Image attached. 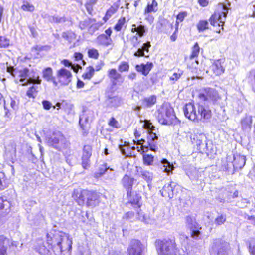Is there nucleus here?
Wrapping results in <instances>:
<instances>
[{
	"instance_id": "a878e982",
	"label": "nucleus",
	"mask_w": 255,
	"mask_h": 255,
	"mask_svg": "<svg viewBox=\"0 0 255 255\" xmlns=\"http://www.w3.org/2000/svg\"><path fill=\"white\" fill-rule=\"evenodd\" d=\"M171 184L172 182L170 184L165 185L162 190L160 191L163 197L169 198L173 197V187Z\"/></svg>"
},
{
	"instance_id": "412c9836",
	"label": "nucleus",
	"mask_w": 255,
	"mask_h": 255,
	"mask_svg": "<svg viewBox=\"0 0 255 255\" xmlns=\"http://www.w3.org/2000/svg\"><path fill=\"white\" fill-rule=\"evenodd\" d=\"M211 68L213 72L217 75L222 74L225 71L223 62H222L221 60L215 61Z\"/></svg>"
},
{
	"instance_id": "a19ab883",
	"label": "nucleus",
	"mask_w": 255,
	"mask_h": 255,
	"mask_svg": "<svg viewBox=\"0 0 255 255\" xmlns=\"http://www.w3.org/2000/svg\"><path fill=\"white\" fill-rule=\"evenodd\" d=\"M61 63H62L66 67L71 66L73 70L76 73L78 72L79 68H80L78 64H73L72 62L66 59L62 60L61 61Z\"/></svg>"
},
{
	"instance_id": "5701e85b",
	"label": "nucleus",
	"mask_w": 255,
	"mask_h": 255,
	"mask_svg": "<svg viewBox=\"0 0 255 255\" xmlns=\"http://www.w3.org/2000/svg\"><path fill=\"white\" fill-rule=\"evenodd\" d=\"M187 222L188 227L190 230L191 237L194 239H198L200 235V232L199 230L197 224L195 222L189 223L188 219L187 220Z\"/></svg>"
},
{
	"instance_id": "6e6552de",
	"label": "nucleus",
	"mask_w": 255,
	"mask_h": 255,
	"mask_svg": "<svg viewBox=\"0 0 255 255\" xmlns=\"http://www.w3.org/2000/svg\"><path fill=\"white\" fill-rule=\"evenodd\" d=\"M7 71L10 73L14 77L19 78V81L21 82L22 85H25L28 83V72L29 70L27 68L21 69H13V67H7Z\"/></svg>"
},
{
	"instance_id": "338daca9",
	"label": "nucleus",
	"mask_w": 255,
	"mask_h": 255,
	"mask_svg": "<svg viewBox=\"0 0 255 255\" xmlns=\"http://www.w3.org/2000/svg\"><path fill=\"white\" fill-rule=\"evenodd\" d=\"M109 124L112 127L118 128V127L117 126V121L114 118H112L110 119Z\"/></svg>"
},
{
	"instance_id": "7ed1b4c3",
	"label": "nucleus",
	"mask_w": 255,
	"mask_h": 255,
	"mask_svg": "<svg viewBox=\"0 0 255 255\" xmlns=\"http://www.w3.org/2000/svg\"><path fill=\"white\" fill-rule=\"evenodd\" d=\"M159 255H176L177 249L174 239H164L158 242Z\"/></svg>"
},
{
	"instance_id": "bf43d9fd",
	"label": "nucleus",
	"mask_w": 255,
	"mask_h": 255,
	"mask_svg": "<svg viewBox=\"0 0 255 255\" xmlns=\"http://www.w3.org/2000/svg\"><path fill=\"white\" fill-rule=\"evenodd\" d=\"M95 2V0H92V2H90V3H86L85 5L86 8L89 14H92L93 11L92 3Z\"/></svg>"
},
{
	"instance_id": "20e7f679",
	"label": "nucleus",
	"mask_w": 255,
	"mask_h": 255,
	"mask_svg": "<svg viewBox=\"0 0 255 255\" xmlns=\"http://www.w3.org/2000/svg\"><path fill=\"white\" fill-rule=\"evenodd\" d=\"M228 8L223 3H220L218 5L215 13L210 18L211 25L213 26H221V29H223V23L226 20L227 14L228 13Z\"/></svg>"
},
{
	"instance_id": "9b49d317",
	"label": "nucleus",
	"mask_w": 255,
	"mask_h": 255,
	"mask_svg": "<svg viewBox=\"0 0 255 255\" xmlns=\"http://www.w3.org/2000/svg\"><path fill=\"white\" fill-rule=\"evenodd\" d=\"M48 142L55 148L59 149L61 148L67 144L65 138L59 132L54 133L53 136L49 139Z\"/></svg>"
},
{
	"instance_id": "5fc2aeb1",
	"label": "nucleus",
	"mask_w": 255,
	"mask_h": 255,
	"mask_svg": "<svg viewBox=\"0 0 255 255\" xmlns=\"http://www.w3.org/2000/svg\"><path fill=\"white\" fill-rule=\"evenodd\" d=\"M9 45V40L4 36H0V48H5Z\"/></svg>"
},
{
	"instance_id": "de8ad7c7",
	"label": "nucleus",
	"mask_w": 255,
	"mask_h": 255,
	"mask_svg": "<svg viewBox=\"0 0 255 255\" xmlns=\"http://www.w3.org/2000/svg\"><path fill=\"white\" fill-rule=\"evenodd\" d=\"M88 56L94 59H98L99 57V53L97 49L91 48L88 51Z\"/></svg>"
},
{
	"instance_id": "dca6fc26",
	"label": "nucleus",
	"mask_w": 255,
	"mask_h": 255,
	"mask_svg": "<svg viewBox=\"0 0 255 255\" xmlns=\"http://www.w3.org/2000/svg\"><path fill=\"white\" fill-rule=\"evenodd\" d=\"M92 148L89 145H85L83 148V154L82 156V167L87 169L90 167L89 158L91 155Z\"/></svg>"
},
{
	"instance_id": "f257e3e1",
	"label": "nucleus",
	"mask_w": 255,
	"mask_h": 255,
	"mask_svg": "<svg viewBox=\"0 0 255 255\" xmlns=\"http://www.w3.org/2000/svg\"><path fill=\"white\" fill-rule=\"evenodd\" d=\"M156 115L158 122L163 125H170L177 123L173 108L167 103L163 104L159 108Z\"/></svg>"
},
{
	"instance_id": "c9c22d12",
	"label": "nucleus",
	"mask_w": 255,
	"mask_h": 255,
	"mask_svg": "<svg viewBox=\"0 0 255 255\" xmlns=\"http://www.w3.org/2000/svg\"><path fill=\"white\" fill-rule=\"evenodd\" d=\"M158 4L155 0H152L151 3H148V5L145 9L146 13H150L152 12H156L158 10Z\"/></svg>"
},
{
	"instance_id": "4c0bfd02",
	"label": "nucleus",
	"mask_w": 255,
	"mask_h": 255,
	"mask_svg": "<svg viewBox=\"0 0 255 255\" xmlns=\"http://www.w3.org/2000/svg\"><path fill=\"white\" fill-rule=\"evenodd\" d=\"M21 8L24 11L33 12L35 10V6L25 0L23 1Z\"/></svg>"
},
{
	"instance_id": "f3484780",
	"label": "nucleus",
	"mask_w": 255,
	"mask_h": 255,
	"mask_svg": "<svg viewBox=\"0 0 255 255\" xmlns=\"http://www.w3.org/2000/svg\"><path fill=\"white\" fill-rule=\"evenodd\" d=\"M108 75L113 85L121 84L124 81L122 75L117 72L115 69H111L108 71Z\"/></svg>"
},
{
	"instance_id": "423d86ee",
	"label": "nucleus",
	"mask_w": 255,
	"mask_h": 255,
	"mask_svg": "<svg viewBox=\"0 0 255 255\" xmlns=\"http://www.w3.org/2000/svg\"><path fill=\"white\" fill-rule=\"evenodd\" d=\"M99 195L97 192L88 190L81 192V199L84 202L87 206L95 207L99 204Z\"/></svg>"
},
{
	"instance_id": "a211bd4d",
	"label": "nucleus",
	"mask_w": 255,
	"mask_h": 255,
	"mask_svg": "<svg viewBox=\"0 0 255 255\" xmlns=\"http://www.w3.org/2000/svg\"><path fill=\"white\" fill-rule=\"evenodd\" d=\"M234 163L232 173H234V170L241 169L245 165L246 163V157L244 155H241L240 154H236L233 156Z\"/></svg>"
},
{
	"instance_id": "6e6d98bb",
	"label": "nucleus",
	"mask_w": 255,
	"mask_h": 255,
	"mask_svg": "<svg viewBox=\"0 0 255 255\" xmlns=\"http://www.w3.org/2000/svg\"><path fill=\"white\" fill-rule=\"evenodd\" d=\"M187 15L186 12H180L177 16V21H176V26L178 27V25L179 22H182L185 17H186Z\"/></svg>"
},
{
	"instance_id": "8fccbe9b",
	"label": "nucleus",
	"mask_w": 255,
	"mask_h": 255,
	"mask_svg": "<svg viewBox=\"0 0 255 255\" xmlns=\"http://www.w3.org/2000/svg\"><path fill=\"white\" fill-rule=\"evenodd\" d=\"M125 18L123 17L120 18L117 24L115 25L114 29L117 31H120L125 23Z\"/></svg>"
},
{
	"instance_id": "f8f14e48",
	"label": "nucleus",
	"mask_w": 255,
	"mask_h": 255,
	"mask_svg": "<svg viewBox=\"0 0 255 255\" xmlns=\"http://www.w3.org/2000/svg\"><path fill=\"white\" fill-rule=\"evenodd\" d=\"M142 246L140 241L131 240L128 249V255H142Z\"/></svg>"
},
{
	"instance_id": "4468645a",
	"label": "nucleus",
	"mask_w": 255,
	"mask_h": 255,
	"mask_svg": "<svg viewBox=\"0 0 255 255\" xmlns=\"http://www.w3.org/2000/svg\"><path fill=\"white\" fill-rule=\"evenodd\" d=\"M57 78L62 85H67L71 80V72L65 68H61L57 71Z\"/></svg>"
},
{
	"instance_id": "aec40b11",
	"label": "nucleus",
	"mask_w": 255,
	"mask_h": 255,
	"mask_svg": "<svg viewBox=\"0 0 255 255\" xmlns=\"http://www.w3.org/2000/svg\"><path fill=\"white\" fill-rule=\"evenodd\" d=\"M156 96L155 95H151L149 97H146L140 100L142 108H147L153 106L156 102Z\"/></svg>"
},
{
	"instance_id": "c03bdc74",
	"label": "nucleus",
	"mask_w": 255,
	"mask_h": 255,
	"mask_svg": "<svg viewBox=\"0 0 255 255\" xmlns=\"http://www.w3.org/2000/svg\"><path fill=\"white\" fill-rule=\"evenodd\" d=\"M62 37L69 43L74 42L75 39V35L72 32H64L63 33Z\"/></svg>"
},
{
	"instance_id": "79ce46f5",
	"label": "nucleus",
	"mask_w": 255,
	"mask_h": 255,
	"mask_svg": "<svg viewBox=\"0 0 255 255\" xmlns=\"http://www.w3.org/2000/svg\"><path fill=\"white\" fill-rule=\"evenodd\" d=\"M226 221V215L223 214H219L215 218L214 223L216 225L219 226L223 224Z\"/></svg>"
},
{
	"instance_id": "0e129e2a",
	"label": "nucleus",
	"mask_w": 255,
	"mask_h": 255,
	"mask_svg": "<svg viewBox=\"0 0 255 255\" xmlns=\"http://www.w3.org/2000/svg\"><path fill=\"white\" fill-rule=\"evenodd\" d=\"M85 121L86 122V124L85 125H84L83 124H81V128L84 130H88L90 128L89 124L88 123V118H85Z\"/></svg>"
},
{
	"instance_id": "72a5a7b5",
	"label": "nucleus",
	"mask_w": 255,
	"mask_h": 255,
	"mask_svg": "<svg viewBox=\"0 0 255 255\" xmlns=\"http://www.w3.org/2000/svg\"><path fill=\"white\" fill-rule=\"evenodd\" d=\"M10 207V204L9 201L3 198L0 197V210H5L3 211V213H6L9 212Z\"/></svg>"
},
{
	"instance_id": "f704fd0d",
	"label": "nucleus",
	"mask_w": 255,
	"mask_h": 255,
	"mask_svg": "<svg viewBox=\"0 0 255 255\" xmlns=\"http://www.w3.org/2000/svg\"><path fill=\"white\" fill-rule=\"evenodd\" d=\"M232 158L230 156H227L226 158V162L227 163H223L222 165V168L223 170L226 171H230L232 170V167H233V163L232 161Z\"/></svg>"
},
{
	"instance_id": "ea45409f",
	"label": "nucleus",
	"mask_w": 255,
	"mask_h": 255,
	"mask_svg": "<svg viewBox=\"0 0 255 255\" xmlns=\"http://www.w3.org/2000/svg\"><path fill=\"white\" fill-rule=\"evenodd\" d=\"M94 72L95 70L94 68L91 66H89V67L87 68L85 72L82 75V77L84 79L89 80L93 76Z\"/></svg>"
},
{
	"instance_id": "e433bc0d",
	"label": "nucleus",
	"mask_w": 255,
	"mask_h": 255,
	"mask_svg": "<svg viewBox=\"0 0 255 255\" xmlns=\"http://www.w3.org/2000/svg\"><path fill=\"white\" fill-rule=\"evenodd\" d=\"M121 99L120 97L115 96L108 100V104L111 107H117L121 104Z\"/></svg>"
},
{
	"instance_id": "bb28decb",
	"label": "nucleus",
	"mask_w": 255,
	"mask_h": 255,
	"mask_svg": "<svg viewBox=\"0 0 255 255\" xmlns=\"http://www.w3.org/2000/svg\"><path fill=\"white\" fill-rule=\"evenodd\" d=\"M43 77L47 81H52L54 86L58 85V82L54 80L53 76V70L51 68L48 67L43 70Z\"/></svg>"
},
{
	"instance_id": "4be33fe9",
	"label": "nucleus",
	"mask_w": 255,
	"mask_h": 255,
	"mask_svg": "<svg viewBox=\"0 0 255 255\" xmlns=\"http://www.w3.org/2000/svg\"><path fill=\"white\" fill-rule=\"evenodd\" d=\"M252 117L250 115H246L241 121L242 129L244 131L250 130L252 127Z\"/></svg>"
},
{
	"instance_id": "3c124183",
	"label": "nucleus",
	"mask_w": 255,
	"mask_h": 255,
	"mask_svg": "<svg viewBox=\"0 0 255 255\" xmlns=\"http://www.w3.org/2000/svg\"><path fill=\"white\" fill-rule=\"evenodd\" d=\"M138 216L139 219L140 220H141V221H142L145 223H147V224H148L150 223V220H151L150 218L148 216L145 215L143 213L138 212Z\"/></svg>"
},
{
	"instance_id": "69168bd1",
	"label": "nucleus",
	"mask_w": 255,
	"mask_h": 255,
	"mask_svg": "<svg viewBox=\"0 0 255 255\" xmlns=\"http://www.w3.org/2000/svg\"><path fill=\"white\" fill-rule=\"evenodd\" d=\"M101 25L102 23L99 22L92 24L90 27V29H92L93 30H97L101 26Z\"/></svg>"
},
{
	"instance_id": "09e8293b",
	"label": "nucleus",
	"mask_w": 255,
	"mask_h": 255,
	"mask_svg": "<svg viewBox=\"0 0 255 255\" xmlns=\"http://www.w3.org/2000/svg\"><path fill=\"white\" fill-rule=\"evenodd\" d=\"M199 51L200 48L199 45L197 43H196L192 48V53L190 55V58L192 59L197 57L199 54Z\"/></svg>"
},
{
	"instance_id": "cd10ccee",
	"label": "nucleus",
	"mask_w": 255,
	"mask_h": 255,
	"mask_svg": "<svg viewBox=\"0 0 255 255\" xmlns=\"http://www.w3.org/2000/svg\"><path fill=\"white\" fill-rule=\"evenodd\" d=\"M138 170L139 176L144 179L148 183H151L153 179V174L148 171L143 170L142 168L139 167Z\"/></svg>"
},
{
	"instance_id": "f03ea898",
	"label": "nucleus",
	"mask_w": 255,
	"mask_h": 255,
	"mask_svg": "<svg viewBox=\"0 0 255 255\" xmlns=\"http://www.w3.org/2000/svg\"><path fill=\"white\" fill-rule=\"evenodd\" d=\"M144 127L147 129L148 135L147 136V142L148 146H141V147H137V149L138 151H142V152H147L149 149L152 151H155L157 148L156 146V141L158 139V136L153 131L155 130V127L152 125L150 123H145Z\"/></svg>"
},
{
	"instance_id": "393cba45",
	"label": "nucleus",
	"mask_w": 255,
	"mask_h": 255,
	"mask_svg": "<svg viewBox=\"0 0 255 255\" xmlns=\"http://www.w3.org/2000/svg\"><path fill=\"white\" fill-rule=\"evenodd\" d=\"M10 240L3 236H0V255H7V246L9 245Z\"/></svg>"
},
{
	"instance_id": "9d476101",
	"label": "nucleus",
	"mask_w": 255,
	"mask_h": 255,
	"mask_svg": "<svg viewBox=\"0 0 255 255\" xmlns=\"http://www.w3.org/2000/svg\"><path fill=\"white\" fill-rule=\"evenodd\" d=\"M201 97L203 98L204 101L213 104H218L220 99L218 92L212 88L205 89L204 93L201 94Z\"/></svg>"
},
{
	"instance_id": "2f4dec72",
	"label": "nucleus",
	"mask_w": 255,
	"mask_h": 255,
	"mask_svg": "<svg viewBox=\"0 0 255 255\" xmlns=\"http://www.w3.org/2000/svg\"><path fill=\"white\" fill-rule=\"evenodd\" d=\"M36 71L32 70L28 76V83H32L36 84H40L41 80L39 78V76L36 73Z\"/></svg>"
},
{
	"instance_id": "0eeeda50",
	"label": "nucleus",
	"mask_w": 255,
	"mask_h": 255,
	"mask_svg": "<svg viewBox=\"0 0 255 255\" xmlns=\"http://www.w3.org/2000/svg\"><path fill=\"white\" fill-rule=\"evenodd\" d=\"M196 114L199 113V117H197L196 119L194 120V122L198 123L199 121H202L206 122L210 119L212 116L211 110L207 107L201 104H196Z\"/></svg>"
},
{
	"instance_id": "680f3d73",
	"label": "nucleus",
	"mask_w": 255,
	"mask_h": 255,
	"mask_svg": "<svg viewBox=\"0 0 255 255\" xmlns=\"http://www.w3.org/2000/svg\"><path fill=\"white\" fill-rule=\"evenodd\" d=\"M134 217V213L132 211H129L126 213L124 216L123 218L127 220L131 219Z\"/></svg>"
},
{
	"instance_id": "39448f33",
	"label": "nucleus",
	"mask_w": 255,
	"mask_h": 255,
	"mask_svg": "<svg viewBox=\"0 0 255 255\" xmlns=\"http://www.w3.org/2000/svg\"><path fill=\"white\" fill-rule=\"evenodd\" d=\"M54 239L56 242V247L55 251L62 252L64 251H69L71 249L72 241L66 234L57 232L54 234Z\"/></svg>"
},
{
	"instance_id": "052dcab7",
	"label": "nucleus",
	"mask_w": 255,
	"mask_h": 255,
	"mask_svg": "<svg viewBox=\"0 0 255 255\" xmlns=\"http://www.w3.org/2000/svg\"><path fill=\"white\" fill-rule=\"evenodd\" d=\"M134 55L137 57L145 56L144 49L142 48H138L137 51L134 53Z\"/></svg>"
},
{
	"instance_id": "58836bf2",
	"label": "nucleus",
	"mask_w": 255,
	"mask_h": 255,
	"mask_svg": "<svg viewBox=\"0 0 255 255\" xmlns=\"http://www.w3.org/2000/svg\"><path fill=\"white\" fill-rule=\"evenodd\" d=\"M52 249V248H49V246L46 247L44 245L40 244L38 245V246L36 248L37 251L41 255H47L48 254L49 252V249Z\"/></svg>"
},
{
	"instance_id": "774afa93",
	"label": "nucleus",
	"mask_w": 255,
	"mask_h": 255,
	"mask_svg": "<svg viewBox=\"0 0 255 255\" xmlns=\"http://www.w3.org/2000/svg\"><path fill=\"white\" fill-rule=\"evenodd\" d=\"M249 251L251 255H255V246L250 245L249 246Z\"/></svg>"
},
{
	"instance_id": "49530a36",
	"label": "nucleus",
	"mask_w": 255,
	"mask_h": 255,
	"mask_svg": "<svg viewBox=\"0 0 255 255\" xmlns=\"http://www.w3.org/2000/svg\"><path fill=\"white\" fill-rule=\"evenodd\" d=\"M143 159L144 163L147 165H151L153 161V156L151 155L144 154Z\"/></svg>"
},
{
	"instance_id": "1a4fd4ad",
	"label": "nucleus",
	"mask_w": 255,
	"mask_h": 255,
	"mask_svg": "<svg viewBox=\"0 0 255 255\" xmlns=\"http://www.w3.org/2000/svg\"><path fill=\"white\" fill-rule=\"evenodd\" d=\"M212 249L218 255H227L229 249V244L221 239L214 240Z\"/></svg>"
},
{
	"instance_id": "c85d7f7f",
	"label": "nucleus",
	"mask_w": 255,
	"mask_h": 255,
	"mask_svg": "<svg viewBox=\"0 0 255 255\" xmlns=\"http://www.w3.org/2000/svg\"><path fill=\"white\" fill-rule=\"evenodd\" d=\"M97 42L105 46H108L112 44L113 41L111 37L105 36V34H102L98 36L97 38Z\"/></svg>"
},
{
	"instance_id": "473e14b6",
	"label": "nucleus",
	"mask_w": 255,
	"mask_h": 255,
	"mask_svg": "<svg viewBox=\"0 0 255 255\" xmlns=\"http://www.w3.org/2000/svg\"><path fill=\"white\" fill-rule=\"evenodd\" d=\"M47 238V244H48L49 248H53L54 251L55 250L56 247V242L54 239V235L53 237L52 234L51 233H47L46 235Z\"/></svg>"
},
{
	"instance_id": "864d4df0",
	"label": "nucleus",
	"mask_w": 255,
	"mask_h": 255,
	"mask_svg": "<svg viewBox=\"0 0 255 255\" xmlns=\"http://www.w3.org/2000/svg\"><path fill=\"white\" fill-rule=\"evenodd\" d=\"M208 23L206 20L200 21L197 25V28L199 31H203L208 28Z\"/></svg>"
},
{
	"instance_id": "a18cd8bd",
	"label": "nucleus",
	"mask_w": 255,
	"mask_h": 255,
	"mask_svg": "<svg viewBox=\"0 0 255 255\" xmlns=\"http://www.w3.org/2000/svg\"><path fill=\"white\" fill-rule=\"evenodd\" d=\"M117 10V8L111 6L107 11L106 13L104 20L106 21L109 19L112 15H113Z\"/></svg>"
},
{
	"instance_id": "4d7b16f0",
	"label": "nucleus",
	"mask_w": 255,
	"mask_h": 255,
	"mask_svg": "<svg viewBox=\"0 0 255 255\" xmlns=\"http://www.w3.org/2000/svg\"><path fill=\"white\" fill-rule=\"evenodd\" d=\"M4 176V173L0 172V190L3 189L6 186Z\"/></svg>"
},
{
	"instance_id": "c756f323",
	"label": "nucleus",
	"mask_w": 255,
	"mask_h": 255,
	"mask_svg": "<svg viewBox=\"0 0 255 255\" xmlns=\"http://www.w3.org/2000/svg\"><path fill=\"white\" fill-rule=\"evenodd\" d=\"M113 171V169L108 166L107 163H104L100 165L97 172L95 173V177L99 178L104 174L106 172Z\"/></svg>"
},
{
	"instance_id": "13d9d810",
	"label": "nucleus",
	"mask_w": 255,
	"mask_h": 255,
	"mask_svg": "<svg viewBox=\"0 0 255 255\" xmlns=\"http://www.w3.org/2000/svg\"><path fill=\"white\" fill-rule=\"evenodd\" d=\"M183 72L182 71H180L178 73H174L170 77V79L172 81H177L180 78Z\"/></svg>"
},
{
	"instance_id": "e2e57ef3",
	"label": "nucleus",
	"mask_w": 255,
	"mask_h": 255,
	"mask_svg": "<svg viewBox=\"0 0 255 255\" xmlns=\"http://www.w3.org/2000/svg\"><path fill=\"white\" fill-rule=\"evenodd\" d=\"M42 105L44 108L46 110H49L52 106L51 103L50 102L46 100H44L42 102Z\"/></svg>"
},
{
	"instance_id": "2eb2a0df",
	"label": "nucleus",
	"mask_w": 255,
	"mask_h": 255,
	"mask_svg": "<svg viewBox=\"0 0 255 255\" xmlns=\"http://www.w3.org/2000/svg\"><path fill=\"white\" fill-rule=\"evenodd\" d=\"M134 181V179L125 175L122 179L121 182L123 186L126 189L127 192V196L130 197L131 196V190Z\"/></svg>"
},
{
	"instance_id": "b1692460",
	"label": "nucleus",
	"mask_w": 255,
	"mask_h": 255,
	"mask_svg": "<svg viewBox=\"0 0 255 255\" xmlns=\"http://www.w3.org/2000/svg\"><path fill=\"white\" fill-rule=\"evenodd\" d=\"M153 64L151 62H147L146 64H142L137 65L135 67L136 71L141 72L143 75L146 76L151 70Z\"/></svg>"
},
{
	"instance_id": "ddd939ff",
	"label": "nucleus",
	"mask_w": 255,
	"mask_h": 255,
	"mask_svg": "<svg viewBox=\"0 0 255 255\" xmlns=\"http://www.w3.org/2000/svg\"><path fill=\"white\" fill-rule=\"evenodd\" d=\"M196 104H194L192 103L186 104L183 108V111L185 116L189 120L194 122L195 119H196L197 117H199V113L196 114Z\"/></svg>"
},
{
	"instance_id": "37998d69",
	"label": "nucleus",
	"mask_w": 255,
	"mask_h": 255,
	"mask_svg": "<svg viewBox=\"0 0 255 255\" xmlns=\"http://www.w3.org/2000/svg\"><path fill=\"white\" fill-rule=\"evenodd\" d=\"M129 41L134 47L137 48L140 45V40L139 39L137 34L130 36Z\"/></svg>"
},
{
	"instance_id": "6ab92c4d",
	"label": "nucleus",
	"mask_w": 255,
	"mask_h": 255,
	"mask_svg": "<svg viewBox=\"0 0 255 255\" xmlns=\"http://www.w3.org/2000/svg\"><path fill=\"white\" fill-rule=\"evenodd\" d=\"M159 168L163 172L169 174L173 170L174 167L167 159H162L158 163Z\"/></svg>"
},
{
	"instance_id": "603ef678",
	"label": "nucleus",
	"mask_w": 255,
	"mask_h": 255,
	"mask_svg": "<svg viewBox=\"0 0 255 255\" xmlns=\"http://www.w3.org/2000/svg\"><path fill=\"white\" fill-rule=\"evenodd\" d=\"M129 70V65L128 62L123 61L121 63L118 67V70L121 72L128 71Z\"/></svg>"
},
{
	"instance_id": "7c9ffc66",
	"label": "nucleus",
	"mask_w": 255,
	"mask_h": 255,
	"mask_svg": "<svg viewBox=\"0 0 255 255\" xmlns=\"http://www.w3.org/2000/svg\"><path fill=\"white\" fill-rule=\"evenodd\" d=\"M131 31L132 33H134L136 32V34H137V35L139 37H142L144 35V33L146 32L145 27L144 26L140 24L136 26L135 24H133L132 25V28Z\"/></svg>"
}]
</instances>
